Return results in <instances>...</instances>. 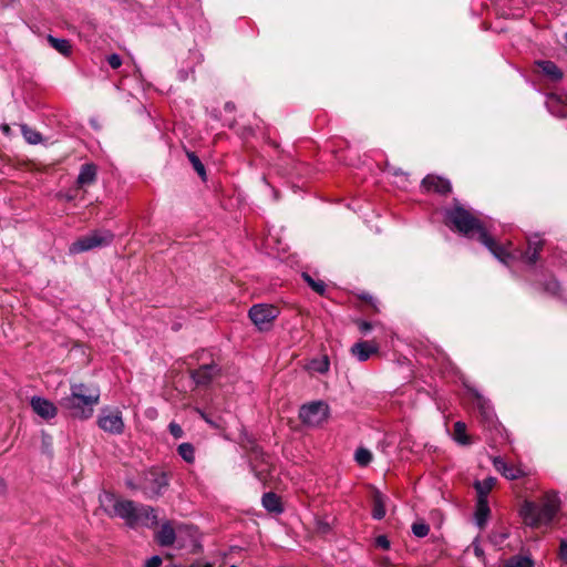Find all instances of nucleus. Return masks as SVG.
I'll return each mask as SVG.
<instances>
[{
    "label": "nucleus",
    "instance_id": "nucleus-7",
    "mask_svg": "<svg viewBox=\"0 0 567 567\" xmlns=\"http://www.w3.org/2000/svg\"><path fill=\"white\" fill-rule=\"evenodd\" d=\"M114 234L110 230L99 229L80 237L71 244L70 254H80L94 248L106 247L112 244Z\"/></svg>",
    "mask_w": 567,
    "mask_h": 567
},
{
    "label": "nucleus",
    "instance_id": "nucleus-37",
    "mask_svg": "<svg viewBox=\"0 0 567 567\" xmlns=\"http://www.w3.org/2000/svg\"><path fill=\"white\" fill-rule=\"evenodd\" d=\"M107 63L114 70L118 69L122 65V58L117 53H113L107 56Z\"/></svg>",
    "mask_w": 567,
    "mask_h": 567
},
{
    "label": "nucleus",
    "instance_id": "nucleus-40",
    "mask_svg": "<svg viewBox=\"0 0 567 567\" xmlns=\"http://www.w3.org/2000/svg\"><path fill=\"white\" fill-rule=\"evenodd\" d=\"M375 544L378 547L388 550L390 548V540L384 535H380L375 539Z\"/></svg>",
    "mask_w": 567,
    "mask_h": 567
},
{
    "label": "nucleus",
    "instance_id": "nucleus-29",
    "mask_svg": "<svg viewBox=\"0 0 567 567\" xmlns=\"http://www.w3.org/2000/svg\"><path fill=\"white\" fill-rule=\"evenodd\" d=\"M302 279L320 296L326 293V284L322 280H315L308 272H302Z\"/></svg>",
    "mask_w": 567,
    "mask_h": 567
},
{
    "label": "nucleus",
    "instance_id": "nucleus-5",
    "mask_svg": "<svg viewBox=\"0 0 567 567\" xmlns=\"http://www.w3.org/2000/svg\"><path fill=\"white\" fill-rule=\"evenodd\" d=\"M100 503L107 516L122 518L130 527L136 526V511L138 504L135 502L121 499L113 493L104 492L100 496Z\"/></svg>",
    "mask_w": 567,
    "mask_h": 567
},
{
    "label": "nucleus",
    "instance_id": "nucleus-49",
    "mask_svg": "<svg viewBox=\"0 0 567 567\" xmlns=\"http://www.w3.org/2000/svg\"><path fill=\"white\" fill-rule=\"evenodd\" d=\"M7 489V484L3 478L0 477V494L4 493Z\"/></svg>",
    "mask_w": 567,
    "mask_h": 567
},
{
    "label": "nucleus",
    "instance_id": "nucleus-27",
    "mask_svg": "<svg viewBox=\"0 0 567 567\" xmlns=\"http://www.w3.org/2000/svg\"><path fill=\"white\" fill-rule=\"evenodd\" d=\"M496 480L494 477H487L484 481H475L474 488L477 494V499L487 501V496L494 487Z\"/></svg>",
    "mask_w": 567,
    "mask_h": 567
},
{
    "label": "nucleus",
    "instance_id": "nucleus-15",
    "mask_svg": "<svg viewBox=\"0 0 567 567\" xmlns=\"http://www.w3.org/2000/svg\"><path fill=\"white\" fill-rule=\"evenodd\" d=\"M350 352L358 361L364 362L379 352V344L375 341H359L350 348Z\"/></svg>",
    "mask_w": 567,
    "mask_h": 567
},
{
    "label": "nucleus",
    "instance_id": "nucleus-44",
    "mask_svg": "<svg viewBox=\"0 0 567 567\" xmlns=\"http://www.w3.org/2000/svg\"><path fill=\"white\" fill-rule=\"evenodd\" d=\"M474 554L476 557L483 559L484 558V550L481 548L477 542L473 543Z\"/></svg>",
    "mask_w": 567,
    "mask_h": 567
},
{
    "label": "nucleus",
    "instance_id": "nucleus-42",
    "mask_svg": "<svg viewBox=\"0 0 567 567\" xmlns=\"http://www.w3.org/2000/svg\"><path fill=\"white\" fill-rule=\"evenodd\" d=\"M559 558L567 564V540L563 539L559 546Z\"/></svg>",
    "mask_w": 567,
    "mask_h": 567
},
{
    "label": "nucleus",
    "instance_id": "nucleus-30",
    "mask_svg": "<svg viewBox=\"0 0 567 567\" xmlns=\"http://www.w3.org/2000/svg\"><path fill=\"white\" fill-rule=\"evenodd\" d=\"M179 456L187 463H193L195 460V449L190 443H182L178 449Z\"/></svg>",
    "mask_w": 567,
    "mask_h": 567
},
{
    "label": "nucleus",
    "instance_id": "nucleus-31",
    "mask_svg": "<svg viewBox=\"0 0 567 567\" xmlns=\"http://www.w3.org/2000/svg\"><path fill=\"white\" fill-rule=\"evenodd\" d=\"M354 460L360 466H368L372 461V453L364 447H359L355 451Z\"/></svg>",
    "mask_w": 567,
    "mask_h": 567
},
{
    "label": "nucleus",
    "instance_id": "nucleus-25",
    "mask_svg": "<svg viewBox=\"0 0 567 567\" xmlns=\"http://www.w3.org/2000/svg\"><path fill=\"white\" fill-rule=\"evenodd\" d=\"M539 71L551 81H560L563 79L561 70L551 61H540L537 63Z\"/></svg>",
    "mask_w": 567,
    "mask_h": 567
},
{
    "label": "nucleus",
    "instance_id": "nucleus-52",
    "mask_svg": "<svg viewBox=\"0 0 567 567\" xmlns=\"http://www.w3.org/2000/svg\"><path fill=\"white\" fill-rule=\"evenodd\" d=\"M10 3V0H0V8H6Z\"/></svg>",
    "mask_w": 567,
    "mask_h": 567
},
{
    "label": "nucleus",
    "instance_id": "nucleus-10",
    "mask_svg": "<svg viewBox=\"0 0 567 567\" xmlns=\"http://www.w3.org/2000/svg\"><path fill=\"white\" fill-rule=\"evenodd\" d=\"M97 424L103 431L111 434H122L124 431L122 413L118 410L102 409Z\"/></svg>",
    "mask_w": 567,
    "mask_h": 567
},
{
    "label": "nucleus",
    "instance_id": "nucleus-43",
    "mask_svg": "<svg viewBox=\"0 0 567 567\" xmlns=\"http://www.w3.org/2000/svg\"><path fill=\"white\" fill-rule=\"evenodd\" d=\"M317 528L322 534H327V533L330 532V525L328 523H326V522L319 520L318 524H317Z\"/></svg>",
    "mask_w": 567,
    "mask_h": 567
},
{
    "label": "nucleus",
    "instance_id": "nucleus-36",
    "mask_svg": "<svg viewBox=\"0 0 567 567\" xmlns=\"http://www.w3.org/2000/svg\"><path fill=\"white\" fill-rule=\"evenodd\" d=\"M168 430H169V433L175 437V439H181L183 437L184 435V431L183 429L181 427L179 424L175 423V422H172L169 423L168 425Z\"/></svg>",
    "mask_w": 567,
    "mask_h": 567
},
{
    "label": "nucleus",
    "instance_id": "nucleus-12",
    "mask_svg": "<svg viewBox=\"0 0 567 567\" xmlns=\"http://www.w3.org/2000/svg\"><path fill=\"white\" fill-rule=\"evenodd\" d=\"M425 192H433L440 195H447L452 192L451 182L436 175H426L421 183Z\"/></svg>",
    "mask_w": 567,
    "mask_h": 567
},
{
    "label": "nucleus",
    "instance_id": "nucleus-38",
    "mask_svg": "<svg viewBox=\"0 0 567 567\" xmlns=\"http://www.w3.org/2000/svg\"><path fill=\"white\" fill-rule=\"evenodd\" d=\"M358 329L361 333L367 334L372 329V323L365 320H357L355 321Z\"/></svg>",
    "mask_w": 567,
    "mask_h": 567
},
{
    "label": "nucleus",
    "instance_id": "nucleus-13",
    "mask_svg": "<svg viewBox=\"0 0 567 567\" xmlns=\"http://www.w3.org/2000/svg\"><path fill=\"white\" fill-rule=\"evenodd\" d=\"M30 404L33 412L44 420H51L58 414V409L54 403L45 398L33 396Z\"/></svg>",
    "mask_w": 567,
    "mask_h": 567
},
{
    "label": "nucleus",
    "instance_id": "nucleus-8",
    "mask_svg": "<svg viewBox=\"0 0 567 567\" xmlns=\"http://www.w3.org/2000/svg\"><path fill=\"white\" fill-rule=\"evenodd\" d=\"M329 416V406L322 401L303 404L299 411L300 421L308 426L321 425Z\"/></svg>",
    "mask_w": 567,
    "mask_h": 567
},
{
    "label": "nucleus",
    "instance_id": "nucleus-19",
    "mask_svg": "<svg viewBox=\"0 0 567 567\" xmlns=\"http://www.w3.org/2000/svg\"><path fill=\"white\" fill-rule=\"evenodd\" d=\"M156 542L164 547L172 546L175 543L176 534L169 522L162 524L159 530L155 535Z\"/></svg>",
    "mask_w": 567,
    "mask_h": 567
},
{
    "label": "nucleus",
    "instance_id": "nucleus-17",
    "mask_svg": "<svg viewBox=\"0 0 567 567\" xmlns=\"http://www.w3.org/2000/svg\"><path fill=\"white\" fill-rule=\"evenodd\" d=\"M158 524L157 514L152 506L140 504L136 511V525L154 527Z\"/></svg>",
    "mask_w": 567,
    "mask_h": 567
},
{
    "label": "nucleus",
    "instance_id": "nucleus-1",
    "mask_svg": "<svg viewBox=\"0 0 567 567\" xmlns=\"http://www.w3.org/2000/svg\"><path fill=\"white\" fill-rule=\"evenodd\" d=\"M446 226L463 236L482 243L494 256H496V240L491 236L482 220L466 209L457 199L453 206L444 212Z\"/></svg>",
    "mask_w": 567,
    "mask_h": 567
},
{
    "label": "nucleus",
    "instance_id": "nucleus-9",
    "mask_svg": "<svg viewBox=\"0 0 567 567\" xmlns=\"http://www.w3.org/2000/svg\"><path fill=\"white\" fill-rule=\"evenodd\" d=\"M248 316L259 331H268L279 316V310L272 305L258 303L249 309Z\"/></svg>",
    "mask_w": 567,
    "mask_h": 567
},
{
    "label": "nucleus",
    "instance_id": "nucleus-3",
    "mask_svg": "<svg viewBox=\"0 0 567 567\" xmlns=\"http://www.w3.org/2000/svg\"><path fill=\"white\" fill-rule=\"evenodd\" d=\"M100 402V389L85 383L71 384V393L62 398L60 406L72 417L87 420L93 415L94 408Z\"/></svg>",
    "mask_w": 567,
    "mask_h": 567
},
{
    "label": "nucleus",
    "instance_id": "nucleus-16",
    "mask_svg": "<svg viewBox=\"0 0 567 567\" xmlns=\"http://www.w3.org/2000/svg\"><path fill=\"white\" fill-rule=\"evenodd\" d=\"M498 471L507 480H517L530 474V470L522 464H512L508 462H502L498 458Z\"/></svg>",
    "mask_w": 567,
    "mask_h": 567
},
{
    "label": "nucleus",
    "instance_id": "nucleus-6",
    "mask_svg": "<svg viewBox=\"0 0 567 567\" xmlns=\"http://www.w3.org/2000/svg\"><path fill=\"white\" fill-rule=\"evenodd\" d=\"M168 484V477L165 472L151 468L142 475L138 488L147 498H156L164 493Z\"/></svg>",
    "mask_w": 567,
    "mask_h": 567
},
{
    "label": "nucleus",
    "instance_id": "nucleus-23",
    "mask_svg": "<svg viewBox=\"0 0 567 567\" xmlns=\"http://www.w3.org/2000/svg\"><path fill=\"white\" fill-rule=\"evenodd\" d=\"M452 437L460 445L466 446L472 444V439L467 434V426L463 421L454 423Z\"/></svg>",
    "mask_w": 567,
    "mask_h": 567
},
{
    "label": "nucleus",
    "instance_id": "nucleus-48",
    "mask_svg": "<svg viewBox=\"0 0 567 567\" xmlns=\"http://www.w3.org/2000/svg\"><path fill=\"white\" fill-rule=\"evenodd\" d=\"M224 110L226 112H229V113H233L236 111V105L234 102H226L225 105H224Z\"/></svg>",
    "mask_w": 567,
    "mask_h": 567
},
{
    "label": "nucleus",
    "instance_id": "nucleus-34",
    "mask_svg": "<svg viewBox=\"0 0 567 567\" xmlns=\"http://www.w3.org/2000/svg\"><path fill=\"white\" fill-rule=\"evenodd\" d=\"M312 369L319 373H324L329 370V360L324 358L321 361L312 362Z\"/></svg>",
    "mask_w": 567,
    "mask_h": 567
},
{
    "label": "nucleus",
    "instance_id": "nucleus-32",
    "mask_svg": "<svg viewBox=\"0 0 567 567\" xmlns=\"http://www.w3.org/2000/svg\"><path fill=\"white\" fill-rule=\"evenodd\" d=\"M187 157L196 173L205 179L206 169L199 157L194 152H187Z\"/></svg>",
    "mask_w": 567,
    "mask_h": 567
},
{
    "label": "nucleus",
    "instance_id": "nucleus-39",
    "mask_svg": "<svg viewBox=\"0 0 567 567\" xmlns=\"http://www.w3.org/2000/svg\"><path fill=\"white\" fill-rule=\"evenodd\" d=\"M237 134L241 138H249L255 134L254 128L251 126H243L241 128L237 130Z\"/></svg>",
    "mask_w": 567,
    "mask_h": 567
},
{
    "label": "nucleus",
    "instance_id": "nucleus-33",
    "mask_svg": "<svg viewBox=\"0 0 567 567\" xmlns=\"http://www.w3.org/2000/svg\"><path fill=\"white\" fill-rule=\"evenodd\" d=\"M429 532H430V526H429V524H426L424 522H416V523H413V525H412V533L414 536H416L419 538L427 536Z\"/></svg>",
    "mask_w": 567,
    "mask_h": 567
},
{
    "label": "nucleus",
    "instance_id": "nucleus-28",
    "mask_svg": "<svg viewBox=\"0 0 567 567\" xmlns=\"http://www.w3.org/2000/svg\"><path fill=\"white\" fill-rule=\"evenodd\" d=\"M21 133L24 140L31 145H37L42 142V135L27 124L21 125Z\"/></svg>",
    "mask_w": 567,
    "mask_h": 567
},
{
    "label": "nucleus",
    "instance_id": "nucleus-20",
    "mask_svg": "<svg viewBox=\"0 0 567 567\" xmlns=\"http://www.w3.org/2000/svg\"><path fill=\"white\" fill-rule=\"evenodd\" d=\"M503 567H535V561L529 551H524L504 559Z\"/></svg>",
    "mask_w": 567,
    "mask_h": 567
},
{
    "label": "nucleus",
    "instance_id": "nucleus-35",
    "mask_svg": "<svg viewBox=\"0 0 567 567\" xmlns=\"http://www.w3.org/2000/svg\"><path fill=\"white\" fill-rule=\"evenodd\" d=\"M545 291L551 293V295H556L559 292L560 290V286H559V282L556 280V279H550L546 282L545 287H544Z\"/></svg>",
    "mask_w": 567,
    "mask_h": 567
},
{
    "label": "nucleus",
    "instance_id": "nucleus-11",
    "mask_svg": "<svg viewBox=\"0 0 567 567\" xmlns=\"http://www.w3.org/2000/svg\"><path fill=\"white\" fill-rule=\"evenodd\" d=\"M220 373L218 364L212 362L202 364L198 369L190 371V378L198 386H207Z\"/></svg>",
    "mask_w": 567,
    "mask_h": 567
},
{
    "label": "nucleus",
    "instance_id": "nucleus-41",
    "mask_svg": "<svg viewBox=\"0 0 567 567\" xmlns=\"http://www.w3.org/2000/svg\"><path fill=\"white\" fill-rule=\"evenodd\" d=\"M162 561H163L162 558L159 556L155 555L146 560L144 567H159L162 565Z\"/></svg>",
    "mask_w": 567,
    "mask_h": 567
},
{
    "label": "nucleus",
    "instance_id": "nucleus-50",
    "mask_svg": "<svg viewBox=\"0 0 567 567\" xmlns=\"http://www.w3.org/2000/svg\"><path fill=\"white\" fill-rule=\"evenodd\" d=\"M362 299L369 301L373 306V308L377 310V307L373 303V298L371 296H369V297L362 296Z\"/></svg>",
    "mask_w": 567,
    "mask_h": 567
},
{
    "label": "nucleus",
    "instance_id": "nucleus-21",
    "mask_svg": "<svg viewBox=\"0 0 567 567\" xmlns=\"http://www.w3.org/2000/svg\"><path fill=\"white\" fill-rule=\"evenodd\" d=\"M491 515V509L487 501L476 499L474 512V520L480 528L485 527Z\"/></svg>",
    "mask_w": 567,
    "mask_h": 567
},
{
    "label": "nucleus",
    "instance_id": "nucleus-4",
    "mask_svg": "<svg viewBox=\"0 0 567 567\" xmlns=\"http://www.w3.org/2000/svg\"><path fill=\"white\" fill-rule=\"evenodd\" d=\"M544 240L534 235L528 238L527 247L523 250L516 247L511 240L498 239V260L509 266L515 260H522L525 264L533 265L538 260L539 252L543 250Z\"/></svg>",
    "mask_w": 567,
    "mask_h": 567
},
{
    "label": "nucleus",
    "instance_id": "nucleus-2",
    "mask_svg": "<svg viewBox=\"0 0 567 567\" xmlns=\"http://www.w3.org/2000/svg\"><path fill=\"white\" fill-rule=\"evenodd\" d=\"M560 511V498L556 492H546L539 503L524 501L519 508L523 523L534 529L547 530Z\"/></svg>",
    "mask_w": 567,
    "mask_h": 567
},
{
    "label": "nucleus",
    "instance_id": "nucleus-53",
    "mask_svg": "<svg viewBox=\"0 0 567 567\" xmlns=\"http://www.w3.org/2000/svg\"><path fill=\"white\" fill-rule=\"evenodd\" d=\"M127 486L132 489L138 488V485L133 484L132 482H127Z\"/></svg>",
    "mask_w": 567,
    "mask_h": 567
},
{
    "label": "nucleus",
    "instance_id": "nucleus-51",
    "mask_svg": "<svg viewBox=\"0 0 567 567\" xmlns=\"http://www.w3.org/2000/svg\"><path fill=\"white\" fill-rule=\"evenodd\" d=\"M497 537H498V545H499L502 543V539L507 537V534L506 533H501L498 530Z\"/></svg>",
    "mask_w": 567,
    "mask_h": 567
},
{
    "label": "nucleus",
    "instance_id": "nucleus-26",
    "mask_svg": "<svg viewBox=\"0 0 567 567\" xmlns=\"http://www.w3.org/2000/svg\"><path fill=\"white\" fill-rule=\"evenodd\" d=\"M49 44L64 56H70L72 53L71 42L66 39H59L51 34L47 37Z\"/></svg>",
    "mask_w": 567,
    "mask_h": 567
},
{
    "label": "nucleus",
    "instance_id": "nucleus-54",
    "mask_svg": "<svg viewBox=\"0 0 567 567\" xmlns=\"http://www.w3.org/2000/svg\"><path fill=\"white\" fill-rule=\"evenodd\" d=\"M235 125H236V122L235 121H231L229 124H228V127L234 130L235 128Z\"/></svg>",
    "mask_w": 567,
    "mask_h": 567
},
{
    "label": "nucleus",
    "instance_id": "nucleus-18",
    "mask_svg": "<svg viewBox=\"0 0 567 567\" xmlns=\"http://www.w3.org/2000/svg\"><path fill=\"white\" fill-rule=\"evenodd\" d=\"M97 167L93 163L83 164L76 178L79 187L91 185L96 181Z\"/></svg>",
    "mask_w": 567,
    "mask_h": 567
},
{
    "label": "nucleus",
    "instance_id": "nucleus-22",
    "mask_svg": "<svg viewBox=\"0 0 567 567\" xmlns=\"http://www.w3.org/2000/svg\"><path fill=\"white\" fill-rule=\"evenodd\" d=\"M262 506L269 512L275 514H280L284 512V507L280 501V497L274 492H268L262 495L261 498Z\"/></svg>",
    "mask_w": 567,
    "mask_h": 567
},
{
    "label": "nucleus",
    "instance_id": "nucleus-46",
    "mask_svg": "<svg viewBox=\"0 0 567 567\" xmlns=\"http://www.w3.org/2000/svg\"><path fill=\"white\" fill-rule=\"evenodd\" d=\"M189 567H213V564L204 560H196Z\"/></svg>",
    "mask_w": 567,
    "mask_h": 567
},
{
    "label": "nucleus",
    "instance_id": "nucleus-47",
    "mask_svg": "<svg viewBox=\"0 0 567 567\" xmlns=\"http://www.w3.org/2000/svg\"><path fill=\"white\" fill-rule=\"evenodd\" d=\"M197 411H198L199 415H200V416H202V417H203V419H204L208 424H210V425H212V426H214V427H217V426H218L217 424H215V422H214L213 420H210V419L207 416V414H206V413H204V412H203V411H200V410H197Z\"/></svg>",
    "mask_w": 567,
    "mask_h": 567
},
{
    "label": "nucleus",
    "instance_id": "nucleus-55",
    "mask_svg": "<svg viewBox=\"0 0 567 567\" xmlns=\"http://www.w3.org/2000/svg\"><path fill=\"white\" fill-rule=\"evenodd\" d=\"M492 463L494 466H496V457H492Z\"/></svg>",
    "mask_w": 567,
    "mask_h": 567
},
{
    "label": "nucleus",
    "instance_id": "nucleus-45",
    "mask_svg": "<svg viewBox=\"0 0 567 567\" xmlns=\"http://www.w3.org/2000/svg\"><path fill=\"white\" fill-rule=\"evenodd\" d=\"M476 405L484 414L485 413V399L478 394H476Z\"/></svg>",
    "mask_w": 567,
    "mask_h": 567
},
{
    "label": "nucleus",
    "instance_id": "nucleus-14",
    "mask_svg": "<svg viewBox=\"0 0 567 567\" xmlns=\"http://www.w3.org/2000/svg\"><path fill=\"white\" fill-rule=\"evenodd\" d=\"M546 107L548 112L559 118L567 117V101L566 93L565 94H555L550 93L546 99Z\"/></svg>",
    "mask_w": 567,
    "mask_h": 567
},
{
    "label": "nucleus",
    "instance_id": "nucleus-24",
    "mask_svg": "<svg viewBox=\"0 0 567 567\" xmlns=\"http://www.w3.org/2000/svg\"><path fill=\"white\" fill-rule=\"evenodd\" d=\"M385 496L380 491H374L372 495V517L382 519L385 516Z\"/></svg>",
    "mask_w": 567,
    "mask_h": 567
}]
</instances>
